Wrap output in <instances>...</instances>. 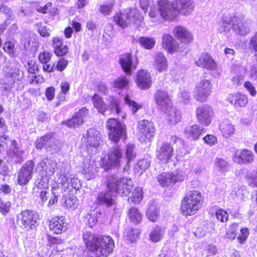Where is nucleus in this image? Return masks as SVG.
<instances>
[{
    "mask_svg": "<svg viewBox=\"0 0 257 257\" xmlns=\"http://www.w3.org/2000/svg\"><path fill=\"white\" fill-rule=\"evenodd\" d=\"M126 163H128L133 160L136 157V153L135 152V147L134 145H128L126 146L125 149Z\"/></svg>",
    "mask_w": 257,
    "mask_h": 257,
    "instance_id": "obj_46",
    "label": "nucleus"
},
{
    "mask_svg": "<svg viewBox=\"0 0 257 257\" xmlns=\"http://www.w3.org/2000/svg\"><path fill=\"white\" fill-rule=\"evenodd\" d=\"M114 247V241L110 236H99L92 251H95L98 256H107L112 252Z\"/></svg>",
    "mask_w": 257,
    "mask_h": 257,
    "instance_id": "obj_10",
    "label": "nucleus"
},
{
    "mask_svg": "<svg viewBox=\"0 0 257 257\" xmlns=\"http://www.w3.org/2000/svg\"><path fill=\"white\" fill-rule=\"evenodd\" d=\"M125 103L131 108L133 114L136 113L138 110L142 107V105L138 104L136 102L132 100L128 95L124 98Z\"/></svg>",
    "mask_w": 257,
    "mask_h": 257,
    "instance_id": "obj_47",
    "label": "nucleus"
},
{
    "mask_svg": "<svg viewBox=\"0 0 257 257\" xmlns=\"http://www.w3.org/2000/svg\"><path fill=\"white\" fill-rule=\"evenodd\" d=\"M185 173L181 170L169 173H163L157 176V180L163 187L172 186L178 182L183 181L185 179Z\"/></svg>",
    "mask_w": 257,
    "mask_h": 257,
    "instance_id": "obj_9",
    "label": "nucleus"
},
{
    "mask_svg": "<svg viewBox=\"0 0 257 257\" xmlns=\"http://www.w3.org/2000/svg\"><path fill=\"white\" fill-rule=\"evenodd\" d=\"M24 77V73L20 68L14 66L8 67L6 70L5 78L1 79L2 83L6 86L5 87H10L13 85L16 80H21Z\"/></svg>",
    "mask_w": 257,
    "mask_h": 257,
    "instance_id": "obj_13",
    "label": "nucleus"
},
{
    "mask_svg": "<svg viewBox=\"0 0 257 257\" xmlns=\"http://www.w3.org/2000/svg\"><path fill=\"white\" fill-rule=\"evenodd\" d=\"M232 159L234 162L239 164H248L253 162L254 155L247 149L237 150L233 153Z\"/></svg>",
    "mask_w": 257,
    "mask_h": 257,
    "instance_id": "obj_20",
    "label": "nucleus"
},
{
    "mask_svg": "<svg viewBox=\"0 0 257 257\" xmlns=\"http://www.w3.org/2000/svg\"><path fill=\"white\" fill-rule=\"evenodd\" d=\"M130 17H113V21L122 28L127 27L130 23Z\"/></svg>",
    "mask_w": 257,
    "mask_h": 257,
    "instance_id": "obj_52",
    "label": "nucleus"
},
{
    "mask_svg": "<svg viewBox=\"0 0 257 257\" xmlns=\"http://www.w3.org/2000/svg\"><path fill=\"white\" fill-rule=\"evenodd\" d=\"M130 220L134 224L139 223L142 219V214L138 208L133 207L131 208L128 212Z\"/></svg>",
    "mask_w": 257,
    "mask_h": 257,
    "instance_id": "obj_39",
    "label": "nucleus"
},
{
    "mask_svg": "<svg viewBox=\"0 0 257 257\" xmlns=\"http://www.w3.org/2000/svg\"><path fill=\"white\" fill-rule=\"evenodd\" d=\"M185 133L188 138L192 140H197L199 136L205 133V129L201 128L199 125L195 124L186 128Z\"/></svg>",
    "mask_w": 257,
    "mask_h": 257,
    "instance_id": "obj_33",
    "label": "nucleus"
},
{
    "mask_svg": "<svg viewBox=\"0 0 257 257\" xmlns=\"http://www.w3.org/2000/svg\"><path fill=\"white\" fill-rule=\"evenodd\" d=\"M44 71L47 72H52L56 70L55 65L52 62L44 63L43 65Z\"/></svg>",
    "mask_w": 257,
    "mask_h": 257,
    "instance_id": "obj_63",
    "label": "nucleus"
},
{
    "mask_svg": "<svg viewBox=\"0 0 257 257\" xmlns=\"http://www.w3.org/2000/svg\"><path fill=\"white\" fill-rule=\"evenodd\" d=\"M93 162L91 163V161H86L84 162L83 165V172L84 174L88 175L87 179H90V178L93 177L96 172V168L93 165Z\"/></svg>",
    "mask_w": 257,
    "mask_h": 257,
    "instance_id": "obj_42",
    "label": "nucleus"
},
{
    "mask_svg": "<svg viewBox=\"0 0 257 257\" xmlns=\"http://www.w3.org/2000/svg\"><path fill=\"white\" fill-rule=\"evenodd\" d=\"M62 123L70 128H72L79 126L81 125L82 124V120L81 119H77L74 115L70 119L66 121H63Z\"/></svg>",
    "mask_w": 257,
    "mask_h": 257,
    "instance_id": "obj_49",
    "label": "nucleus"
},
{
    "mask_svg": "<svg viewBox=\"0 0 257 257\" xmlns=\"http://www.w3.org/2000/svg\"><path fill=\"white\" fill-rule=\"evenodd\" d=\"M58 182L61 185L64 192H70L73 193L81 187L80 181L75 176L71 173L69 165H63L59 174Z\"/></svg>",
    "mask_w": 257,
    "mask_h": 257,
    "instance_id": "obj_5",
    "label": "nucleus"
},
{
    "mask_svg": "<svg viewBox=\"0 0 257 257\" xmlns=\"http://www.w3.org/2000/svg\"><path fill=\"white\" fill-rule=\"evenodd\" d=\"M140 45L146 49H152L155 44V40L153 38L141 37L137 41Z\"/></svg>",
    "mask_w": 257,
    "mask_h": 257,
    "instance_id": "obj_41",
    "label": "nucleus"
},
{
    "mask_svg": "<svg viewBox=\"0 0 257 257\" xmlns=\"http://www.w3.org/2000/svg\"><path fill=\"white\" fill-rule=\"evenodd\" d=\"M48 245L50 246H56L57 251H61L64 248L63 240L50 235L48 237Z\"/></svg>",
    "mask_w": 257,
    "mask_h": 257,
    "instance_id": "obj_40",
    "label": "nucleus"
},
{
    "mask_svg": "<svg viewBox=\"0 0 257 257\" xmlns=\"http://www.w3.org/2000/svg\"><path fill=\"white\" fill-rule=\"evenodd\" d=\"M222 25L226 29L232 27L233 31L241 36H245L250 31L248 23L238 17H223Z\"/></svg>",
    "mask_w": 257,
    "mask_h": 257,
    "instance_id": "obj_7",
    "label": "nucleus"
},
{
    "mask_svg": "<svg viewBox=\"0 0 257 257\" xmlns=\"http://www.w3.org/2000/svg\"><path fill=\"white\" fill-rule=\"evenodd\" d=\"M139 233V230L137 229L130 228L125 231L124 235L127 240L133 242L137 239Z\"/></svg>",
    "mask_w": 257,
    "mask_h": 257,
    "instance_id": "obj_44",
    "label": "nucleus"
},
{
    "mask_svg": "<svg viewBox=\"0 0 257 257\" xmlns=\"http://www.w3.org/2000/svg\"><path fill=\"white\" fill-rule=\"evenodd\" d=\"M93 105L98 111L103 115H107L111 113H119L120 108L117 100L112 96H109L107 101L109 102L108 107L105 104L100 96L95 94L91 98Z\"/></svg>",
    "mask_w": 257,
    "mask_h": 257,
    "instance_id": "obj_6",
    "label": "nucleus"
},
{
    "mask_svg": "<svg viewBox=\"0 0 257 257\" xmlns=\"http://www.w3.org/2000/svg\"><path fill=\"white\" fill-rule=\"evenodd\" d=\"M197 66L213 70L217 67V64L212 57L207 53H202L199 59L195 61Z\"/></svg>",
    "mask_w": 257,
    "mask_h": 257,
    "instance_id": "obj_25",
    "label": "nucleus"
},
{
    "mask_svg": "<svg viewBox=\"0 0 257 257\" xmlns=\"http://www.w3.org/2000/svg\"><path fill=\"white\" fill-rule=\"evenodd\" d=\"M12 203L9 201L3 200L0 198V212L4 216L6 215L11 210Z\"/></svg>",
    "mask_w": 257,
    "mask_h": 257,
    "instance_id": "obj_48",
    "label": "nucleus"
},
{
    "mask_svg": "<svg viewBox=\"0 0 257 257\" xmlns=\"http://www.w3.org/2000/svg\"><path fill=\"white\" fill-rule=\"evenodd\" d=\"M38 31L43 37H48L50 35V30L42 22H39L36 25Z\"/></svg>",
    "mask_w": 257,
    "mask_h": 257,
    "instance_id": "obj_51",
    "label": "nucleus"
},
{
    "mask_svg": "<svg viewBox=\"0 0 257 257\" xmlns=\"http://www.w3.org/2000/svg\"><path fill=\"white\" fill-rule=\"evenodd\" d=\"M158 5L161 16H168L174 10L181 15H189L193 10L192 0H176L174 4L168 0H159Z\"/></svg>",
    "mask_w": 257,
    "mask_h": 257,
    "instance_id": "obj_3",
    "label": "nucleus"
},
{
    "mask_svg": "<svg viewBox=\"0 0 257 257\" xmlns=\"http://www.w3.org/2000/svg\"><path fill=\"white\" fill-rule=\"evenodd\" d=\"M137 128L139 139L141 142L150 141L155 133L153 123L147 120H140L138 122Z\"/></svg>",
    "mask_w": 257,
    "mask_h": 257,
    "instance_id": "obj_12",
    "label": "nucleus"
},
{
    "mask_svg": "<svg viewBox=\"0 0 257 257\" xmlns=\"http://www.w3.org/2000/svg\"><path fill=\"white\" fill-rule=\"evenodd\" d=\"M39 220V214L33 210L23 211L17 216L18 224L26 230L35 228Z\"/></svg>",
    "mask_w": 257,
    "mask_h": 257,
    "instance_id": "obj_8",
    "label": "nucleus"
},
{
    "mask_svg": "<svg viewBox=\"0 0 257 257\" xmlns=\"http://www.w3.org/2000/svg\"><path fill=\"white\" fill-rule=\"evenodd\" d=\"M67 65L68 61L65 58H60L55 66L56 70L59 71H62L65 69Z\"/></svg>",
    "mask_w": 257,
    "mask_h": 257,
    "instance_id": "obj_58",
    "label": "nucleus"
},
{
    "mask_svg": "<svg viewBox=\"0 0 257 257\" xmlns=\"http://www.w3.org/2000/svg\"><path fill=\"white\" fill-rule=\"evenodd\" d=\"M119 63L123 72L131 75L138 65L137 57H133L130 53H124L119 56Z\"/></svg>",
    "mask_w": 257,
    "mask_h": 257,
    "instance_id": "obj_17",
    "label": "nucleus"
},
{
    "mask_svg": "<svg viewBox=\"0 0 257 257\" xmlns=\"http://www.w3.org/2000/svg\"><path fill=\"white\" fill-rule=\"evenodd\" d=\"M219 130L224 138H228L234 134L235 125L229 119H224L220 123Z\"/></svg>",
    "mask_w": 257,
    "mask_h": 257,
    "instance_id": "obj_30",
    "label": "nucleus"
},
{
    "mask_svg": "<svg viewBox=\"0 0 257 257\" xmlns=\"http://www.w3.org/2000/svg\"><path fill=\"white\" fill-rule=\"evenodd\" d=\"M150 165V162L146 159H144L140 160L138 163V166L140 168V170L142 171H145L149 168Z\"/></svg>",
    "mask_w": 257,
    "mask_h": 257,
    "instance_id": "obj_62",
    "label": "nucleus"
},
{
    "mask_svg": "<svg viewBox=\"0 0 257 257\" xmlns=\"http://www.w3.org/2000/svg\"><path fill=\"white\" fill-rule=\"evenodd\" d=\"M163 46L170 53L177 51H182L179 46L178 43L168 34H164L163 36Z\"/></svg>",
    "mask_w": 257,
    "mask_h": 257,
    "instance_id": "obj_28",
    "label": "nucleus"
},
{
    "mask_svg": "<svg viewBox=\"0 0 257 257\" xmlns=\"http://www.w3.org/2000/svg\"><path fill=\"white\" fill-rule=\"evenodd\" d=\"M212 85L209 80L205 79L201 80L196 84L194 89L195 99L201 102L206 101L212 91Z\"/></svg>",
    "mask_w": 257,
    "mask_h": 257,
    "instance_id": "obj_11",
    "label": "nucleus"
},
{
    "mask_svg": "<svg viewBox=\"0 0 257 257\" xmlns=\"http://www.w3.org/2000/svg\"><path fill=\"white\" fill-rule=\"evenodd\" d=\"M25 151L17 146L9 150L7 154V162L11 164H21L24 160Z\"/></svg>",
    "mask_w": 257,
    "mask_h": 257,
    "instance_id": "obj_24",
    "label": "nucleus"
},
{
    "mask_svg": "<svg viewBox=\"0 0 257 257\" xmlns=\"http://www.w3.org/2000/svg\"><path fill=\"white\" fill-rule=\"evenodd\" d=\"M203 198L200 192L196 190L187 192L182 201L181 209L185 216L195 214L201 207Z\"/></svg>",
    "mask_w": 257,
    "mask_h": 257,
    "instance_id": "obj_4",
    "label": "nucleus"
},
{
    "mask_svg": "<svg viewBox=\"0 0 257 257\" xmlns=\"http://www.w3.org/2000/svg\"><path fill=\"white\" fill-rule=\"evenodd\" d=\"M165 228L159 226H155L151 231L150 240L153 242L160 241L165 235Z\"/></svg>",
    "mask_w": 257,
    "mask_h": 257,
    "instance_id": "obj_35",
    "label": "nucleus"
},
{
    "mask_svg": "<svg viewBox=\"0 0 257 257\" xmlns=\"http://www.w3.org/2000/svg\"><path fill=\"white\" fill-rule=\"evenodd\" d=\"M52 43L54 53L57 56H62L68 53V48L63 44L62 39L59 37H54Z\"/></svg>",
    "mask_w": 257,
    "mask_h": 257,
    "instance_id": "obj_32",
    "label": "nucleus"
},
{
    "mask_svg": "<svg viewBox=\"0 0 257 257\" xmlns=\"http://www.w3.org/2000/svg\"><path fill=\"white\" fill-rule=\"evenodd\" d=\"M148 218L151 221L155 222L157 220L159 215V209L158 205L154 202H150L146 211Z\"/></svg>",
    "mask_w": 257,
    "mask_h": 257,
    "instance_id": "obj_34",
    "label": "nucleus"
},
{
    "mask_svg": "<svg viewBox=\"0 0 257 257\" xmlns=\"http://www.w3.org/2000/svg\"><path fill=\"white\" fill-rule=\"evenodd\" d=\"M165 113L167 114V119L172 124L178 123L182 118L180 111L176 107H172V106L169 109V112Z\"/></svg>",
    "mask_w": 257,
    "mask_h": 257,
    "instance_id": "obj_38",
    "label": "nucleus"
},
{
    "mask_svg": "<svg viewBox=\"0 0 257 257\" xmlns=\"http://www.w3.org/2000/svg\"><path fill=\"white\" fill-rule=\"evenodd\" d=\"M244 87L245 88L248 93L252 96H254L256 94V91L252 84V83L249 81H246L244 83Z\"/></svg>",
    "mask_w": 257,
    "mask_h": 257,
    "instance_id": "obj_61",
    "label": "nucleus"
},
{
    "mask_svg": "<svg viewBox=\"0 0 257 257\" xmlns=\"http://www.w3.org/2000/svg\"><path fill=\"white\" fill-rule=\"evenodd\" d=\"M83 238L86 246L90 250H93L98 240L99 236H95L91 232L85 231L83 232Z\"/></svg>",
    "mask_w": 257,
    "mask_h": 257,
    "instance_id": "obj_36",
    "label": "nucleus"
},
{
    "mask_svg": "<svg viewBox=\"0 0 257 257\" xmlns=\"http://www.w3.org/2000/svg\"><path fill=\"white\" fill-rule=\"evenodd\" d=\"M35 163L32 160L27 161L20 168L18 176V183L21 186L27 185L33 177Z\"/></svg>",
    "mask_w": 257,
    "mask_h": 257,
    "instance_id": "obj_15",
    "label": "nucleus"
},
{
    "mask_svg": "<svg viewBox=\"0 0 257 257\" xmlns=\"http://www.w3.org/2000/svg\"><path fill=\"white\" fill-rule=\"evenodd\" d=\"M4 50L11 55H14L15 53L14 44L12 42H6L3 47Z\"/></svg>",
    "mask_w": 257,
    "mask_h": 257,
    "instance_id": "obj_60",
    "label": "nucleus"
},
{
    "mask_svg": "<svg viewBox=\"0 0 257 257\" xmlns=\"http://www.w3.org/2000/svg\"><path fill=\"white\" fill-rule=\"evenodd\" d=\"M106 126L108 130V138L114 143L106 157L101 159V166L105 170L111 167L120 165L122 159V152L120 148L117 145L120 139L125 136V125L117 119L109 118L106 122Z\"/></svg>",
    "mask_w": 257,
    "mask_h": 257,
    "instance_id": "obj_2",
    "label": "nucleus"
},
{
    "mask_svg": "<svg viewBox=\"0 0 257 257\" xmlns=\"http://www.w3.org/2000/svg\"><path fill=\"white\" fill-rule=\"evenodd\" d=\"M153 65L155 69L160 72L167 70L168 68L167 61L162 53L159 52L156 55Z\"/></svg>",
    "mask_w": 257,
    "mask_h": 257,
    "instance_id": "obj_31",
    "label": "nucleus"
},
{
    "mask_svg": "<svg viewBox=\"0 0 257 257\" xmlns=\"http://www.w3.org/2000/svg\"><path fill=\"white\" fill-rule=\"evenodd\" d=\"M67 223L64 216L53 217L49 224V229L55 234H61L67 229Z\"/></svg>",
    "mask_w": 257,
    "mask_h": 257,
    "instance_id": "obj_22",
    "label": "nucleus"
},
{
    "mask_svg": "<svg viewBox=\"0 0 257 257\" xmlns=\"http://www.w3.org/2000/svg\"><path fill=\"white\" fill-rule=\"evenodd\" d=\"M214 166L217 170L224 173L228 171L230 168L228 162L220 158H217L215 160Z\"/></svg>",
    "mask_w": 257,
    "mask_h": 257,
    "instance_id": "obj_43",
    "label": "nucleus"
},
{
    "mask_svg": "<svg viewBox=\"0 0 257 257\" xmlns=\"http://www.w3.org/2000/svg\"><path fill=\"white\" fill-rule=\"evenodd\" d=\"M227 100L233 105L235 108L243 107L248 103L247 96L240 93L229 94L227 97Z\"/></svg>",
    "mask_w": 257,
    "mask_h": 257,
    "instance_id": "obj_26",
    "label": "nucleus"
},
{
    "mask_svg": "<svg viewBox=\"0 0 257 257\" xmlns=\"http://www.w3.org/2000/svg\"><path fill=\"white\" fill-rule=\"evenodd\" d=\"M129 81L126 76H124L119 77L114 81L113 83L114 87L121 89L125 88L128 84Z\"/></svg>",
    "mask_w": 257,
    "mask_h": 257,
    "instance_id": "obj_50",
    "label": "nucleus"
},
{
    "mask_svg": "<svg viewBox=\"0 0 257 257\" xmlns=\"http://www.w3.org/2000/svg\"><path fill=\"white\" fill-rule=\"evenodd\" d=\"M216 216L218 220L221 222L227 221L228 218V214L222 209L218 210L216 212Z\"/></svg>",
    "mask_w": 257,
    "mask_h": 257,
    "instance_id": "obj_56",
    "label": "nucleus"
},
{
    "mask_svg": "<svg viewBox=\"0 0 257 257\" xmlns=\"http://www.w3.org/2000/svg\"><path fill=\"white\" fill-rule=\"evenodd\" d=\"M196 114L199 122L206 126L210 123L213 112L210 106L202 105L196 108Z\"/></svg>",
    "mask_w": 257,
    "mask_h": 257,
    "instance_id": "obj_19",
    "label": "nucleus"
},
{
    "mask_svg": "<svg viewBox=\"0 0 257 257\" xmlns=\"http://www.w3.org/2000/svg\"><path fill=\"white\" fill-rule=\"evenodd\" d=\"M88 109L85 107H82L79 111L75 114V117L77 119H81L82 120V124L84 122V119L85 118L88 114Z\"/></svg>",
    "mask_w": 257,
    "mask_h": 257,
    "instance_id": "obj_57",
    "label": "nucleus"
},
{
    "mask_svg": "<svg viewBox=\"0 0 257 257\" xmlns=\"http://www.w3.org/2000/svg\"><path fill=\"white\" fill-rule=\"evenodd\" d=\"M51 176L39 173L34 183L36 187L41 189L48 188Z\"/></svg>",
    "mask_w": 257,
    "mask_h": 257,
    "instance_id": "obj_37",
    "label": "nucleus"
},
{
    "mask_svg": "<svg viewBox=\"0 0 257 257\" xmlns=\"http://www.w3.org/2000/svg\"><path fill=\"white\" fill-rule=\"evenodd\" d=\"M52 5L51 3H47L44 7H37L36 8L37 11L43 14L51 13H53L52 10Z\"/></svg>",
    "mask_w": 257,
    "mask_h": 257,
    "instance_id": "obj_54",
    "label": "nucleus"
},
{
    "mask_svg": "<svg viewBox=\"0 0 257 257\" xmlns=\"http://www.w3.org/2000/svg\"><path fill=\"white\" fill-rule=\"evenodd\" d=\"M143 189L142 187H137L133 192L131 197V201L134 203H139L143 198Z\"/></svg>",
    "mask_w": 257,
    "mask_h": 257,
    "instance_id": "obj_45",
    "label": "nucleus"
},
{
    "mask_svg": "<svg viewBox=\"0 0 257 257\" xmlns=\"http://www.w3.org/2000/svg\"><path fill=\"white\" fill-rule=\"evenodd\" d=\"M59 190V188L54 187L52 188V195L53 196L50 199L48 203L49 206H51L54 205L55 203L58 201V192L57 191Z\"/></svg>",
    "mask_w": 257,
    "mask_h": 257,
    "instance_id": "obj_59",
    "label": "nucleus"
},
{
    "mask_svg": "<svg viewBox=\"0 0 257 257\" xmlns=\"http://www.w3.org/2000/svg\"><path fill=\"white\" fill-rule=\"evenodd\" d=\"M113 4H104L100 6L99 11L101 14L103 15H109L112 11Z\"/></svg>",
    "mask_w": 257,
    "mask_h": 257,
    "instance_id": "obj_55",
    "label": "nucleus"
},
{
    "mask_svg": "<svg viewBox=\"0 0 257 257\" xmlns=\"http://www.w3.org/2000/svg\"><path fill=\"white\" fill-rule=\"evenodd\" d=\"M154 97L158 108L164 113H168L172 105L168 93L165 91L159 90L155 94Z\"/></svg>",
    "mask_w": 257,
    "mask_h": 257,
    "instance_id": "obj_18",
    "label": "nucleus"
},
{
    "mask_svg": "<svg viewBox=\"0 0 257 257\" xmlns=\"http://www.w3.org/2000/svg\"><path fill=\"white\" fill-rule=\"evenodd\" d=\"M136 83L137 85L143 89H147L151 87V75L144 70H140L138 72Z\"/></svg>",
    "mask_w": 257,
    "mask_h": 257,
    "instance_id": "obj_27",
    "label": "nucleus"
},
{
    "mask_svg": "<svg viewBox=\"0 0 257 257\" xmlns=\"http://www.w3.org/2000/svg\"><path fill=\"white\" fill-rule=\"evenodd\" d=\"M174 156V149L168 143H163L157 150V157L159 160L164 163H168L172 161Z\"/></svg>",
    "mask_w": 257,
    "mask_h": 257,
    "instance_id": "obj_21",
    "label": "nucleus"
},
{
    "mask_svg": "<svg viewBox=\"0 0 257 257\" xmlns=\"http://www.w3.org/2000/svg\"><path fill=\"white\" fill-rule=\"evenodd\" d=\"M84 138L86 140L88 149L91 150L92 151L94 150V153L97 152L98 147L102 143L100 133L95 128H91L87 130Z\"/></svg>",
    "mask_w": 257,
    "mask_h": 257,
    "instance_id": "obj_16",
    "label": "nucleus"
},
{
    "mask_svg": "<svg viewBox=\"0 0 257 257\" xmlns=\"http://www.w3.org/2000/svg\"><path fill=\"white\" fill-rule=\"evenodd\" d=\"M27 70L29 73L35 74L36 70L37 69L36 62L33 60H29L27 62Z\"/></svg>",
    "mask_w": 257,
    "mask_h": 257,
    "instance_id": "obj_64",
    "label": "nucleus"
},
{
    "mask_svg": "<svg viewBox=\"0 0 257 257\" xmlns=\"http://www.w3.org/2000/svg\"><path fill=\"white\" fill-rule=\"evenodd\" d=\"M175 36L182 43H190L193 40L191 33L181 26H178L174 29Z\"/></svg>",
    "mask_w": 257,
    "mask_h": 257,
    "instance_id": "obj_29",
    "label": "nucleus"
},
{
    "mask_svg": "<svg viewBox=\"0 0 257 257\" xmlns=\"http://www.w3.org/2000/svg\"><path fill=\"white\" fill-rule=\"evenodd\" d=\"M52 54L47 51H44L39 54V59L41 63L44 64L49 62L51 59Z\"/></svg>",
    "mask_w": 257,
    "mask_h": 257,
    "instance_id": "obj_53",
    "label": "nucleus"
},
{
    "mask_svg": "<svg viewBox=\"0 0 257 257\" xmlns=\"http://www.w3.org/2000/svg\"><path fill=\"white\" fill-rule=\"evenodd\" d=\"M107 191L99 192L96 198V204L106 207H115L113 196L116 193L122 196H128L131 192L133 182L130 178L111 174L106 176Z\"/></svg>",
    "mask_w": 257,
    "mask_h": 257,
    "instance_id": "obj_1",
    "label": "nucleus"
},
{
    "mask_svg": "<svg viewBox=\"0 0 257 257\" xmlns=\"http://www.w3.org/2000/svg\"><path fill=\"white\" fill-rule=\"evenodd\" d=\"M36 147L38 149L45 148L48 150L57 152L60 150L61 143L54 138L52 135L48 134L38 139L36 142Z\"/></svg>",
    "mask_w": 257,
    "mask_h": 257,
    "instance_id": "obj_14",
    "label": "nucleus"
},
{
    "mask_svg": "<svg viewBox=\"0 0 257 257\" xmlns=\"http://www.w3.org/2000/svg\"><path fill=\"white\" fill-rule=\"evenodd\" d=\"M56 164L48 158L43 159L37 165V170L39 173L52 176L55 171Z\"/></svg>",
    "mask_w": 257,
    "mask_h": 257,
    "instance_id": "obj_23",
    "label": "nucleus"
}]
</instances>
